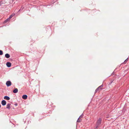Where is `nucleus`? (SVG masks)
<instances>
[{
    "mask_svg": "<svg viewBox=\"0 0 129 129\" xmlns=\"http://www.w3.org/2000/svg\"><path fill=\"white\" fill-rule=\"evenodd\" d=\"M102 120L100 118H99L97 121L96 124V128H97L99 125L101 124V122Z\"/></svg>",
    "mask_w": 129,
    "mask_h": 129,
    "instance_id": "obj_1",
    "label": "nucleus"
},
{
    "mask_svg": "<svg viewBox=\"0 0 129 129\" xmlns=\"http://www.w3.org/2000/svg\"><path fill=\"white\" fill-rule=\"evenodd\" d=\"M6 84L7 86L8 87L11 85V83L10 81H8L6 82Z\"/></svg>",
    "mask_w": 129,
    "mask_h": 129,
    "instance_id": "obj_2",
    "label": "nucleus"
},
{
    "mask_svg": "<svg viewBox=\"0 0 129 129\" xmlns=\"http://www.w3.org/2000/svg\"><path fill=\"white\" fill-rule=\"evenodd\" d=\"M1 103L3 106H5L6 104V101L5 100H3L2 101Z\"/></svg>",
    "mask_w": 129,
    "mask_h": 129,
    "instance_id": "obj_3",
    "label": "nucleus"
},
{
    "mask_svg": "<svg viewBox=\"0 0 129 129\" xmlns=\"http://www.w3.org/2000/svg\"><path fill=\"white\" fill-rule=\"evenodd\" d=\"M11 63L10 62H7L6 63V65L8 67H10L11 66Z\"/></svg>",
    "mask_w": 129,
    "mask_h": 129,
    "instance_id": "obj_4",
    "label": "nucleus"
},
{
    "mask_svg": "<svg viewBox=\"0 0 129 129\" xmlns=\"http://www.w3.org/2000/svg\"><path fill=\"white\" fill-rule=\"evenodd\" d=\"M27 96L26 95H24L22 96V98L23 99L25 100L27 99Z\"/></svg>",
    "mask_w": 129,
    "mask_h": 129,
    "instance_id": "obj_5",
    "label": "nucleus"
},
{
    "mask_svg": "<svg viewBox=\"0 0 129 129\" xmlns=\"http://www.w3.org/2000/svg\"><path fill=\"white\" fill-rule=\"evenodd\" d=\"M124 59L123 60L124 62L121 63V64H125L128 61V58H127L125 60Z\"/></svg>",
    "mask_w": 129,
    "mask_h": 129,
    "instance_id": "obj_6",
    "label": "nucleus"
},
{
    "mask_svg": "<svg viewBox=\"0 0 129 129\" xmlns=\"http://www.w3.org/2000/svg\"><path fill=\"white\" fill-rule=\"evenodd\" d=\"M4 98L5 99L7 100H9L10 99V98L9 96H5Z\"/></svg>",
    "mask_w": 129,
    "mask_h": 129,
    "instance_id": "obj_7",
    "label": "nucleus"
},
{
    "mask_svg": "<svg viewBox=\"0 0 129 129\" xmlns=\"http://www.w3.org/2000/svg\"><path fill=\"white\" fill-rule=\"evenodd\" d=\"M5 57L7 58H8L10 57V56L7 53L5 55Z\"/></svg>",
    "mask_w": 129,
    "mask_h": 129,
    "instance_id": "obj_8",
    "label": "nucleus"
},
{
    "mask_svg": "<svg viewBox=\"0 0 129 129\" xmlns=\"http://www.w3.org/2000/svg\"><path fill=\"white\" fill-rule=\"evenodd\" d=\"M18 91V90L17 88H16L13 91V92L14 93H17Z\"/></svg>",
    "mask_w": 129,
    "mask_h": 129,
    "instance_id": "obj_9",
    "label": "nucleus"
},
{
    "mask_svg": "<svg viewBox=\"0 0 129 129\" xmlns=\"http://www.w3.org/2000/svg\"><path fill=\"white\" fill-rule=\"evenodd\" d=\"M10 105L11 104H10L9 103L7 105L6 108L8 109H10Z\"/></svg>",
    "mask_w": 129,
    "mask_h": 129,
    "instance_id": "obj_10",
    "label": "nucleus"
},
{
    "mask_svg": "<svg viewBox=\"0 0 129 129\" xmlns=\"http://www.w3.org/2000/svg\"><path fill=\"white\" fill-rule=\"evenodd\" d=\"M15 15V14L13 13V14H12L9 17V18L10 19L11 18H12V17L13 16H14Z\"/></svg>",
    "mask_w": 129,
    "mask_h": 129,
    "instance_id": "obj_11",
    "label": "nucleus"
},
{
    "mask_svg": "<svg viewBox=\"0 0 129 129\" xmlns=\"http://www.w3.org/2000/svg\"><path fill=\"white\" fill-rule=\"evenodd\" d=\"M10 19L9 18L6 20L4 21L5 23H6L9 21L10 20Z\"/></svg>",
    "mask_w": 129,
    "mask_h": 129,
    "instance_id": "obj_12",
    "label": "nucleus"
},
{
    "mask_svg": "<svg viewBox=\"0 0 129 129\" xmlns=\"http://www.w3.org/2000/svg\"><path fill=\"white\" fill-rule=\"evenodd\" d=\"M83 115H81L79 117V118H78V120H77V122H79L80 121V120H79V118L82 117Z\"/></svg>",
    "mask_w": 129,
    "mask_h": 129,
    "instance_id": "obj_13",
    "label": "nucleus"
},
{
    "mask_svg": "<svg viewBox=\"0 0 129 129\" xmlns=\"http://www.w3.org/2000/svg\"><path fill=\"white\" fill-rule=\"evenodd\" d=\"M3 54V52L2 50H0V55H1Z\"/></svg>",
    "mask_w": 129,
    "mask_h": 129,
    "instance_id": "obj_14",
    "label": "nucleus"
},
{
    "mask_svg": "<svg viewBox=\"0 0 129 129\" xmlns=\"http://www.w3.org/2000/svg\"><path fill=\"white\" fill-rule=\"evenodd\" d=\"M99 89L98 88L95 90V92H96Z\"/></svg>",
    "mask_w": 129,
    "mask_h": 129,
    "instance_id": "obj_15",
    "label": "nucleus"
},
{
    "mask_svg": "<svg viewBox=\"0 0 129 129\" xmlns=\"http://www.w3.org/2000/svg\"><path fill=\"white\" fill-rule=\"evenodd\" d=\"M103 87V85H101L100 86H99L98 87L100 89V87Z\"/></svg>",
    "mask_w": 129,
    "mask_h": 129,
    "instance_id": "obj_16",
    "label": "nucleus"
},
{
    "mask_svg": "<svg viewBox=\"0 0 129 129\" xmlns=\"http://www.w3.org/2000/svg\"><path fill=\"white\" fill-rule=\"evenodd\" d=\"M1 107V105L0 104V108Z\"/></svg>",
    "mask_w": 129,
    "mask_h": 129,
    "instance_id": "obj_17",
    "label": "nucleus"
}]
</instances>
